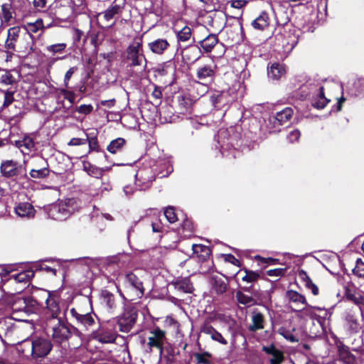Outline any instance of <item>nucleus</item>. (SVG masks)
I'll return each instance as SVG.
<instances>
[{
    "instance_id": "7c9ffc66",
    "label": "nucleus",
    "mask_w": 364,
    "mask_h": 364,
    "mask_svg": "<svg viewBox=\"0 0 364 364\" xmlns=\"http://www.w3.org/2000/svg\"><path fill=\"white\" fill-rule=\"evenodd\" d=\"M338 355L341 360L347 364H350L354 362L355 357L350 353L348 347L341 344L338 346Z\"/></svg>"
},
{
    "instance_id": "49530a36",
    "label": "nucleus",
    "mask_w": 364,
    "mask_h": 364,
    "mask_svg": "<svg viewBox=\"0 0 364 364\" xmlns=\"http://www.w3.org/2000/svg\"><path fill=\"white\" fill-rule=\"evenodd\" d=\"M2 16L5 21H9L13 18L11 12V4L10 3H5L1 5Z\"/></svg>"
},
{
    "instance_id": "39448f33",
    "label": "nucleus",
    "mask_w": 364,
    "mask_h": 364,
    "mask_svg": "<svg viewBox=\"0 0 364 364\" xmlns=\"http://www.w3.org/2000/svg\"><path fill=\"white\" fill-rule=\"evenodd\" d=\"M117 336L116 321L112 319L100 323L98 328L92 333V338L101 343H114Z\"/></svg>"
},
{
    "instance_id": "c9c22d12",
    "label": "nucleus",
    "mask_w": 364,
    "mask_h": 364,
    "mask_svg": "<svg viewBox=\"0 0 364 364\" xmlns=\"http://www.w3.org/2000/svg\"><path fill=\"white\" fill-rule=\"evenodd\" d=\"M200 57V50L199 47L189 48L184 55V58L188 61L195 62Z\"/></svg>"
},
{
    "instance_id": "2f4dec72",
    "label": "nucleus",
    "mask_w": 364,
    "mask_h": 364,
    "mask_svg": "<svg viewBox=\"0 0 364 364\" xmlns=\"http://www.w3.org/2000/svg\"><path fill=\"white\" fill-rule=\"evenodd\" d=\"M34 277V272L32 270H25L22 271L19 273L13 274L11 278L14 279L15 282L19 283H27L31 279Z\"/></svg>"
},
{
    "instance_id": "3c124183",
    "label": "nucleus",
    "mask_w": 364,
    "mask_h": 364,
    "mask_svg": "<svg viewBox=\"0 0 364 364\" xmlns=\"http://www.w3.org/2000/svg\"><path fill=\"white\" fill-rule=\"evenodd\" d=\"M245 275L242 277V280L247 283L255 282L259 277L256 272L245 270Z\"/></svg>"
},
{
    "instance_id": "473e14b6",
    "label": "nucleus",
    "mask_w": 364,
    "mask_h": 364,
    "mask_svg": "<svg viewBox=\"0 0 364 364\" xmlns=\"http://www.w3.org/2000/svg\"><path fill=\"white\" fill-rule=\"evenodd\" d=\"M328 102V100H327L324 96L323 87H321L318 96L314 99L312 105L317 109H323L326 107Z\"/></svg>"
},
{
    "instance_id": "f03ea898",
    "label": "nucleus",
    "mask_w": 364,
    "mask_h": 364,
    "mask_svg": "<svg viewBox=\"0 0 364 364\" xmlns=\"http://www.w3.org/2000/svg\"><path fill=\"white\" fill-rule=\"evenodd\" d=\"M4 46L10 52L30 53L32 51V43L29 41V35L24 33L20 26H15L8 29Z\"/></svg>"
},
{
    "instance_id": "1a4fd4ad",
    "label": "nucleus",
    "mask_w": 364,
    "mask_h": 364,
    "mask_svg": "<svg viewBox=\"0 0 364 364\" xmlns=\"http://www.w3.org/2000/svg\"><path fill=\"white\" fill-rule=\"evenodd\" d=\"M37 301L31 297H21L16 299L12 304L13 314L24 313L28 315L36 309Z\"/></svg>"
},
{
    "instance_id": "58836bf2",
    "label": "nucleus",
    "mask_w": 364,
    "mask_h": 364,
    "mask_svg": "<svg viewBox=\"0 0 364 364\" xmlns=\"http://www.w3.org/2000/svg\"><path fill=\"white\" fill-rule=\"evenodd\" d=\"M191 29L188 26H184L181 30L177 31V38L179 41L186 42L191 38Z\"/></svg>"
},
{
    "instance_id": "cd10ccee",
    "label": "nucleus",
    "mask_w": 364,
    "mask_h": 364,
    "mask_svg": "<svg viewBox=\"0 0 364 364\" xmlns=\"http://www.w3.org/2000/svg\"><path fill=\"white\" fill-rule=\"evenodd\" d=\"M286 73L284 66L279 63H273L268 69V77L274 80H279Z\"/></svg>"
},
{
    "instance_id": "a19ab883",
    "label": "nucleus",
    "mask_w": 364,
    "mask_h": 364,
    "mask_svg": "<svg viewBox=\"0 0 364 364\" xmlns=\"http://www.w3.org/2000/svg\"><path fill=\"white\" fill-rule=\"evenodd\" d=\"M304 306L299 310L300 311H301L304 316H309L310 318H313L317 317V307L310 306L307 303L306 305Z\"/></svg>"
},
{
    "instance_id": "9d476101",
    "label": "nucleus",
    "mask_w": 364,
    "mask_h": 364,
    "mask_svg": "<svg viewBox=\"0 0 364 364\" xmlns=\"http://www.w3.org/2000/svg\"><path fill=\"white\" fill-rule=\"evenodd\" d=\"M31 355L33 358L46 356L52 349L51 343L44 338H36L31 343Z\"/></svg>"
},
{
    "instance_id": "ddd939ff",
    "label": "nucleus",
    "mask_w": 364,
    "mask_h": 364,
    "mask_svg": "<svg viewBox=\"0 0 364 364\" xmlns=\"http://www.w3.org/2000/svg\"><path fill=\"white\" fill-rule=\"evenodd\" d=\"M21 166L14 160L3 161L0 166V172L5 178H14L18 176L21 171Z\"/></svg>"
},
{
    "instance_id": "6e6552de",
    "label": "nucleus",
    "mask_w": 364,
    "mask_h": 364,
    "mask_svg": "<svg viewBox=\"0 0 364 364\" xmlns=\"http://www.w3.org/2000/svg\"><path fill=\"white\" fill-rule=\"evenodd\" d=\"M127 59L131 62V66L141 65L146 61L142 47V40L136 38L127 48Z\"/></svg>"
},
{
    "instance_id": "774afa93",
    "label": "nucleus",
    "mask_w": 364,
    "mask_h": 364,
    "mask_svg": "<svg viewBox=\"0 0 364 364\" xmlns=\"http://www.w3.org/2000/svg\"><path fill=\"white\" fill-rule=\"evenodd\" d=\"M202 331L212 338L216 332V330L210 325H205L202 328Z\"/></svg>"
},
{
    "instance_id": "b1692460",
    "label": "nucleus",
    "mask_w": 364,
    "mask_h": 364,
    "mask_svg": "<svg viewBox=\"0 0 364 364\" xmlns=\"http://www.w3.org/2000/svg\"><path fill=\"white\" fill-rule=\"evenodd\" d=\"M174 288L183 293H192L194 288L188 277L178 278L172 282Z\"/></svg>"
},
{
    "instance_id": "a211bd4d",
    "label": "nucleus",
    "mask_w": 364,
    "mask_h": 364,
    "mask_svg": "<svg viewBox=\"0 0 364 364\" xmlns=\"http://www.w3.org/2000/svg\"><path fill=\"white\" fill-rule=\"evenodd\" d=\"M70 312L72 316L75 318L77 323L85 329L95 323L94 317L91 314H80L74 308L71 309Z\"/></svg>"
},
{
    "instance_id": "4c0bfd02",
    "label": "nucleus",
    "mask_w": 364,
    "mask_h": 364,
    "mask_svg": "<svg viewBox=\"0 0 364 364\" xmlns=\"http://www.w3.org/2000/svg\"><path fill=\"white\" fill-rule=\"evenodd\" d=\"M213 287L218 294H223L227 289V284L222 278L220 277L213 278Z\"/></svg>"
},
{
    "instance_id": "13d9d810",
    "label": "nucleus",
    "mask_w": 364,
    "mask_h": 364,
    "mask_svg": "<svg viewBox=\"0 0 364 364\" xmlns=\"http://www.w3.org/2000/svg\"><path fill=\"white\" fill-rule=\"evenodd\" d=\"M317 311L319 312V314H317V317L323 319L329 318L331 316V312L324 308L317 307Z\"/></svg>"
},
{
    "instance_id": "4468645a",
    "label": "nucleus",
    "mask_w": 364,
    "mask_h": 364,
    "mask_svg": "<svg viewBox=\"0 0 364 364\" xmlns=\"http://www.w3.org/2000/svg\"><path fill=\"white\" fill-rule=\"evenodd\" d=\"M23 32L27 33L29 35V41L33 46V34L37 33L39 31L41 33L44 30L43 21L41 18H38L35 22L27 23L21 26Z\"/></svg>"
},
{
    "instance_id": "bf43d9fd",
    "label": "nucleus",
    "mask_w": 364,
    "mask_h": 364,
    "mask_svg": "<svg viewBox=\"0 0 364 364\" xmlns=\"http://www.w3.org/2000/svg\"><path fill=\"white\" fill-rule=\"evenodd\" d=\"M61 93L65 100H68L71 104H73L75 99V95L73 92L67 90H62Z\"/></svg>"
},
{
    "instance_id": "f8f14e48",
    "label": "nucleus",
    "mask_w": 364,
    "mask_h": 364,
    "mask_svg": "<svg viewBox=\"0 0 364 364\" xmlns=\"http://www.w3.org/2000/svg\"><path fill=\"white\" fill-rule=\"evenodd\" d=\"M46 316L48 318H60L59 314L60 309L59 306V297L57 294H48V296L46 301Z\"/></svg>"
},
{
    "instance_id": "2eb2a0df",
    "label": "nucleus",
    "mask_w": 364,
    "mask_h": 364,
    "mask_svg": "<svg viewBox=\"0 0 364 364\" xmlns=\"http://www.w3.org/2000/svg\"><path fill=\"white\" fill-rule=\"evenodd\" d=\"M262 351L270 356L269 361L270 364H281L284 360L283 353L277 349L273 344L264 346Z\"/></svg>"
},
{
    "instance_id": "c756f323",
    "label": "nucleus",
    "mask_w": 364,
    "mask_h": 364,
    "mask_svg": "<svg viewBox=\"0 0 364 364\" xmlns=\"http://www.w3.org/2000/svg\"><path fill=\"white\" fill-rule=\"evenodd\" d=\"M125 280L131 287L139 291L141 294L144 292L142 282L136 274L132 272L126 274Z\"/></svg>"
},
{
    "instance_id": "a18cd8bd",
    "label": "nucleus",
    "mask_w": 364,
    "mask_h": 364,
    "mask_svg": "<svg viewBox=\"0 0 364 364\" xmlns=\"http://www.w3.org/2000/svg\"><path fill=\"white\" fill-rule=\"evenodd\" d=\"M164 216L170 223H174L178 220L175 208L172 206L168 207L165 209Z\"/></svg>"
},
{
    "instance_id": "8fccbe9b",
    "label": "nucleus",
    "mask_w": 364,
    "mask_h": 364,
    "mask_svg": "<svg viewBox=\"0 0 364 364\" xmlns=\"http://www.w3.org/2000/svg\"><path fill=\"white\" fill-rule=\"evenodd\" d=\"M353 272L357 277L364 278V262L361 259H357L355 267L353 269Z\"/></svg>"
},
{
    "instance_id": "20e7f679",
    "label": "nucleus",
    "mask_w": 364,
    "mask_h": 364,
    "mask_svg": "<svg viewBox=\"0 0 364 364\" xmlns=\"http://www.w3.org/2000/svg\"><path fill=\"white\" fill-rule=\"evenodd\" d=\"M79 208L80 202L77 199L68 198L50 205L46 211L49 218L55 220H64Z\"/></svg>"
},
{
    "instance_id": "79ce46f5",
    "label": "nucleus",
    "mask_w": 364,
    "mask_h": 364,
    "mask_svg": "<svg viewBox=\"0 0 364 364\" xmlns=\"http://www.w3.org/2000/svg\"><path fill=\"white\" fill-rule=\"evenodd\" d=\"M1 92L4 94V100L2 105L3 108L8 107L12 102L14 101V95L15 91L14 90H1Z\"/></svg>"
},
{
    "instance_id": "72a5a7b5",
    "label": "nucleus",
    "mask_w": 364,
    "mask_h": 364,
    "mask_svg": "<svg viewBox=\"0 0 364 364\" xmlns=\"http://www.w3.org/2000/svg\"><path fill=\"white\" fill-rule=\"evenodd\" d=\"M124 144L125 140L123 138H117L109 143L107 149L112 154H116L122 149Z\"/></svg>"
},
{
    "instance_id": "f3484780",
    "label": "nucleus",
    "mask_w": 364,
    "mask_h": 364,
    "mask_svg": "<svg viewBox=\"0 0 364 364\" xmlns=\"http://www.w3.org/2000/svg\"><path fill=\"white\" fill-rule=\"evenodd\" d=\"M216 65H205L199 67L196 71V77L203 82L210 81L213 79L215 73Z\"/></svg>"
},
{
    "instance_id": "5fc2aeb1",
    "label": "nucleus",
    "mask_w": 364,
    "mask_h": 364,
    "mask_svg": "<svg viewBox=\"0 0 364 364\" xmlns=\"http://www.w3.org/2000/svg\"><path fill=\"white\" fill-rule=\"evenodd\" d=\"M93 111V106L91 104L89 105H81L80 106L76 108V112L84 114L87 115L90 114Z\"/></svg>"
},
{
    "instance_id": "ea45409f",
    "label": "nucleus",
    "mask_w": 364,
    "mask_h": 364,
    "mask_svg": "<svg viewBox=\"0 0 364 364\" xmlns=\"http://www.w3.org/2000/svg\"><path fill=\"white\" fill-rule=\"evenodd\" d=\"M87 141L89 144V151H100V146L98 144L97 138L95 136V134L92 135L87 134Z\"/></svg>"
},
{
    "instance_id": "4d7b16f0",
    "label": "nucleus",
    "mask_w": 364,
    "mask_h": 364,
    "mask_svg": "<svg viewBox=\"0 0 364 364\" xmlns=\"http://www.w3.org/2000/svg\"><path fill=\"white\" fill-rule=\"evenodd\" d=\"M298 275L306 287L312 282L306 272L304 270H300Z\"/></svg>"
},
{
    "instance_id": "603ef678",
    "label": "nucleus",
    "mask_w": 364,
    "mask_h": 364,
    "mask_svg": "<svg viewBox=\"0 0 364 364\" xmlns=\"http://www.w3.org/2000/svg\"><path fill=\"white\" fill-rule=\"evenodd\" d=\"M354 90L352 91L353 94L358 95V94L364 92V78H358L353 82Z\"/></svg>"
},
{
    "instance_id": "09e8293b",
    "label": "nucleus",
    "mask_w": 364,
    "mask_h": 364,
    "mask_svg": "<svg viewBox=\"0 0 364 364\" xmlns=\"http://www.w3.org/2000/svg\"><path fill=\"white\" fill-rule=\"evenodd\" d=\"M151 227L154 232H160L163 230L164 225L158 215H154L151 219Z\"/></svg>"
},
{
    "instance_id": "c85d7f7f",
    "label": "nucleus",
    "mask_w": 364,
    "mask_h": 364,
    "mask_svg": "<svg viewBox=\"0 0 364 364\" xmlns=\"http://www.w3.org/2000/svg\"><path fill=\"white\" fill-rule=\"evenodd\" d=\"M102 303L105 305L109 311H112L116 308V302L113 294L107 290H102L101 292Z\"/></svg>"
},
{
    "instance_id": "69168bd1",
    "label": "nucleus",
    "mask_w": 364,
    "mask_h": 364,
    "mask_svg": "<svg viewBox=\"0 0 364 364\" xmlns=\"http://www.w3.org/2000/svg\"><path fill=\"white\" fill-rule=\"evenodd\" d=\"M213 341H217L223 345H227L228 341L223 338L222 334L216 331L213 336L211 338Z\"/></svg>"
},
{
    "instance_id": "e2e57ef3",
    "label": "nucleus",
    "mask_w": 364,
    "mask_h": 364,
    "mask_svg": "<svg viewBox=\"0 0 364 364\" xmlns=\"http://www.w3.org/2000/svg\"><path fill=\"white\" fill-rule=\"evenodd\" d=\"M300 132L299 130L298 129H294L293 131H291L289 135L287 136V139H289V141L290 142H294V141H296L299 137H300Z\"/></svg>"
},
{
    "instance_id": "f704fd0d",
    "label": "nucleus",
    "mask_w": 364,
    "mask_h": 364,
    "mask_svg": "<svg viewBox=\"0 0 364 364\" xmlns=\"http://www.w3.org/2000/svg\"><path fill=\"white\" fill-rule=\"evenodd\" d=\"M122 7L119 5L116 4H112L107 10H105L102 14L104 18L107 21H109L116 14H117Z\"/></svg>"
},
{
    "instance_id": "338daca9",
    "label": "nucleus",
    "mask_w": 364,
    "mask_h": 364,
    "mask_svg": "<svg viewBox=\"0 0 364 364\" xmlns=\"http://www.w3.org/2000/svg\"><path fill=\"white\" fill-rule=\"evenodd\" d=\"M224 259L228 262H230L235 266H240V261L231 254L224 255Z\"/></svg>"
},
{
    "instance_id": "f257e3e1",
    "label": "nucleus",
    "mask_w": 364,
    "mask_h": 364,
    "mask_svg": "<svg viewBox=\"0 0 364 364\" xmlns=\"http://www.w3.org/2000/svg\"><path fill=\"white\" fill-rule=\"evenodd\" d=\"M173 171L172 166L167 161H159L156 164L153 161L144 164L135 174L136 186L140 190H145L151 186L156 176H168Z\"/></svg>"
},
{
    "instance_id": "5701e85b",
    "label": "nucleus",
    "mask_w": 364,
    "mask_h": 364,
    "mask_svg": "<svg viewBox=\"0 0 364 364\" xmlns=\"http://www.w3.org/2000/svg\"><path fill=\"white\" fill-rule=\"evenodd\" d=\"M148 46L153 53L161 55L169 47V43L166 39L158 38L150 42Z\"/></svg>"
},
{
    "instance_id": "7ed1b4c3",
    "label": "nucleus",
    "mask_w": 364,
    "mask_h": 364,
    "mask_svg": "<svg viewBox=\"0 0 364 364\" xmlns=\"http://www.w3.org/2000/svg\"><path fill=\"white\" fill-rule=\"evenodd\" d=\"M72 329L77 335L80 334L76 328L72 327L70 328L62 318H48L46 321V333L51 336L55 342L58 343L68 339L72 334Z\"/></svg>"
},
{
    "instance_id": "dca6fc26",
    "label": "nucleus",
    "mask_w": 364,
    "mask_h": 364,
    "mask_svg": "<svg viewBox=\"0 0 364 364\" xmlns=\"http://www.w3.org/2000/svg\"><path fill=\"white\" fill-rule=\"evenodd\" d=\"M293 115V109L291 107H286L277 112L276 115L270 118V122L274 124V127L281 126L289 122Z\"/></svg>"
},
{
    "instance_id": "de8ad7c7",
    "label": "nucleus",
    "mask_w": 364,
    "mask_h": 364,
    "mask_svg": "<svg viewBox=\"0 0 364 364\" xmlns=\"http://www.w3.org/2000/svg\"><path fill=\"white\" fill-rule=\"evenodd\" d=\"M66 46H67L66 43H57V44H53V45L47 46L46 50H47V51L55 55L56 53H63L65 50Z\"/></svg>"
},
{
    "instance_id": "0eeeda50",
    "label": "nucleus",
    "mask_w": 364,
    "mask_h": 364,
    "mask_svg": "<svg viewBox=\"0 0 364 364\" xmlns=\"http://www.w3.org/2000/svg\"><path fill=\"white\" fill-rule=\"evenodd\" d=\"M136 318V310L134 308H127L122 316L112 318V321H116V326H119V331L128 333L134 326Z\"/></svg>"
},
{
    "instance_id": "680f3d73",
    "label": "nucleus",
    "mask_w": 364,
    "mask_h": 364,
    "mask_svg": "<svg viewBox=\"0 0 364 364\" xmlns=\"http://www.w3.org/2000/svg\"><path fill=\"white\" fill-rule=\"evenodd\" d=\"M178 102L181 106H183L182 109H184L186 112L189 110L191 103L188 99H186L183 96H179Z\"/></svg>"
},
{
    "instance_id": "aec40b11",
    "label": "nucleus",
    "mask_w": 364,
    "mask_h": 364,
    "mask_svg": "<svg viewBox=\"0 0 364 364\" xmlns=\"http://www.w3.org/2000/svg\"><path fill=\"white\" fill-rule=\"evenodd\" d=\"M264 323L265 319L264 315L257 310H254L251 314V323L248 329L251 332L262 330L264 328Z\"/></svg>"
},
{
    "instance_id": "4be33fe9",
    "label": "nucleus",
    "mask_w": 364,
    "mask_h": 364,
    "mask_svg": "<svg viewBox=\"0 0 364 364\" xmlns=\"http://www.w3.org/2000/svg\"><path fill=\"white\" fill-rule=\"evenodd\" d=\"M228 92L225 91L215 90L210 92V100L213 105L220 109L221 107L228 103Z\"/></svg>"
},
{
    "instance_id": "37998d69",
    "label": "nucleus",
    "mask_w": 364,
    "mask_h": 364,
    "mask_svg": "<svg viewBox=\"0 0 364 364\" xmlns=\"http://www.w3.org/2000/svg\"><path fill=\"white\" fill-rule=\"evenodd\" d=\"M49 174V170L47 168H43L40 169H32L30 171V176L33 178H44Z\"/></svg>"
},
{
    "instance_id": "6ab92c4d",
    "label": "nucleus",
    "mask_w": 364,
    "mask_h": 364,
    "mask_svg": "<svg viewBox=\"0 0 364 364\" xmlns=\"http://www.w3.org/2000/svg\"><path fill=\"white\" fill-rule=\"evenodd\" d=\"M16 215L22 218L30 219L34 217L36 210L33 206L28 203H19L15 208Z\"/></svg>"
},
{
    "instance_id": "a878e982",
    "label": "nucleus",
    "mask_w": 364,
    "mask_h": 364,
    "mask_svg": "<svg viewBox=\"0 0 364 364\" xmlns=\"http://www.w3.org/2000/svg\"><path fill=\"white\" fill-rule=\"evenodd\" d=\"M269 25V17L267 12H262L259 16H257L252 22V26L254 28L263 31L267 28Z\"/></svg>"
},
{
    "instance_id": "0e129e2a",
    "label": "nucleus",
    "mask_w": 364,
    "mask_h": 364,
    "mask_svg": "<svg viewBox=\"0 0 364 364\" xmlns=\"http://www.w3.org/2000/svg\"><path fill=\"white\" fill-rule=\"evenodd\" d=\"M87 143V139H81V138H73L68 143V146H80L85 144Z\"/></svg>"
},
{
    "instance_id": "e433bc0d",
    "label": "nucleus",
    "mask_w": 364,
    "mask_h": 364,
    "mask_svg": "<svg viewBox=\"0 0 364 364\" xmlns=\"http://www.w3.org/2000/svg\"><path fill=\"white\" fill-rule=\"evenodd\" d=\"M16 82V79L10 71H4L0 75V85L4 86L11 85Z\"/></svg>"
},
{
    "instance_id": "423d86ee",
    "label": "nucleus",
    "mask_w": 364,
    "mask_h": 364,
    "mask_svg": "<svg viewBox=\"0 0 364 364\" xmlns=\"http://www.w3.org/2000/svg\"><path fill=\"white\" fill-rule=\"evenodd\" d=\"M202 33H207V29L205 26L198 27L193 32V40L194 42L198 43L205 53H209L218 43V36L215 34H208L205 38H203L200 35Z\"/></svg>"
},
{
    "instance_id": "bb28decb",
    "label": "nucleus",
    "mask_w": 364,
    "mask_h": 364,
    "mask_svg": "<svg viewBox=\"0 0 364 364\" xmlns=\"http://www.w3.org/2000/svg\"><path fill=\"white\" fill-rule=\"evenodd\" d=\"M193 255L200 261L206 260L210 255V250L203 245L194 244L192 245Z\"/></svg>"
},
{
    "instance_id": "393cba45",
    "label": "nucleus",
    "mask_w": 364,
    "mask_h": 364,
    "mask_svg": "<svg viewBox=\"0 0 364 364\" xmlns=\"http://www.w3.org/2000/svg\"><path fill=\"white\" fill-rule=\"evenodd\" d=\"M286 299L289 303L293 304L295 307H301V306L306 305V297L296 291H287L286 292Z\"/></svg>"
},
{
    "instance_id": "412c9836",
    "label": "nucleus",
    "mask_w": 364,
    "mask_h": 364,
    "mask_svg": "<svg viewBox=\"0 0 364 364\" xmlns=\"http://www.w3.org/2000/svg\"><path fill=\"white\" fill-rule=\"evenodd\" d=\"M15 145L20 149L23 154H28L34 149V139L31 135H26L22 139L16 141Z\"/></svg>"
},
{
    "instance_id": "c03bdc74",
    "label": "nucleus",
    "mask_w": 364,
    "mask_h": 364,
    "mask_svg": "<svg viewBox=\"0 0 364 364\" xmlns=\"http://www.w3.org/2000/svg\"><path fill=\"white\" fill-rule=\"evenodd\" d=\"M278 333L282 336L286 340L291 342V343H296V342H298L299 341V338L294 335V333L284 328H280L279 330H278Z\"/></svg>"
},
{
    "instance_id": "9b49d317",
    "label": "nucleus",
    "mask_w": 364,
    "mask_h": 364,
    "mask_svg": "<svg viewBox=\"0 0 364 364\" xmlns=\"http://www.w3.org/2000/svg\"><path fill=\"white\" fill-rule=\"evenodd\" d=\"M150 336L148 338V346L151 350L152 348H156L159 350L160 355L164 351V345L166 341V331L159 327H155L149 331Z\"/></svg>"
},
{
    "instance_id": "6e6d98bb",
    "label": "nucleus",
    "mask_w": 364,
    "mask_h": 364,
    "mask_svg": "<svg viewBox=\"0 0 364 364\" xmlns=\"http://www.w3.org/2000/svg\"><path fill=\"white\" fill-rule=\"evenodd\" d=\"M77 70V67H72L70 68L65 74L64 77V85L67 87L69 85V81L70 78L72 77L74 73H75Z\"/></svg>"
},
{
    "instance_id": "864d4df0",
    "label": "nucleus",
    "mask_w": 364,
    "mask_h": 364,
    "mask_svg": "<svg viewBox=\"0 0 364 364\" xmlns=\"http://www.w3.org/2000/svg\"><path fill=\"white\" fill-rule=\"evenodd\" d=\"M237 300L239 303L245 305H251L253 303V299L242 292H237L236 294Z\"/></svg>"
},
{
    "instance_id": "052dcab7",
    "label": "nucleus",
    "mask_w": 364,
    "mask_h": 364,
    "mask_svg": "<svg viewBox=\"0 0 364 364\" xmlns=\"http://www.w3.org/2000/svg\"><path fill=\"white\" fill-rule=\"evenodd\" d=\"M285 269L277 268L274 269H269L267 272V274L269 277H280L284 274Z\"/></svg>"
}]
</instances>
